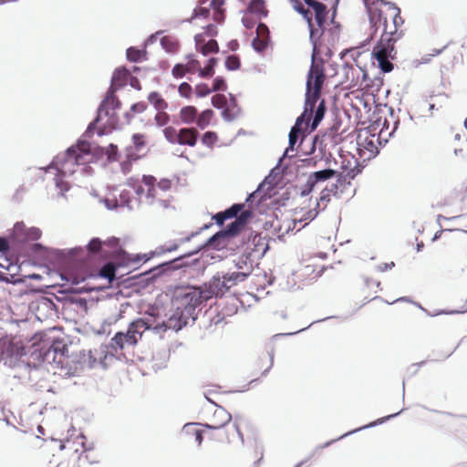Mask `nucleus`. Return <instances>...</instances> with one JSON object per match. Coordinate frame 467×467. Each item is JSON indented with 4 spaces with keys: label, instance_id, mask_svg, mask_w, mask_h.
<instances>
[{
    "label": "nucleus",
    "instance_id": "nucleus-1",
    "mask_svg": "<svg viewBox=\"0 0 467 467\" xmlns=\"http://www.w3.org/2000/svg\"><path fill=\"white\" fill-rule=\"evenodd\" d=\"M295 12L301 16L309 32V40L314 48L321 47L328 26L336 23L339 0H288Z\"/></svg>",
    "mask_w": 467,
    "mask_h": 467
},
{
    "label": "nucleus",
    "instance_id": "nucleus-2",
    "mask_svg": "<svg viewBox=\"0 0 467 467\" xmlns=\"http://www.w3.org/2000/svg\"><path fill=\"white\" fill-rule=\"evenodd\" d=\"M403 25L404 19L400 17L389 25L380 26L382 33L373 47L371 55L384 73L393 70L392 60L397 55L395 44L404 36Z\"/></svg>",
    "mask_w": 467,
    "mask_h": 467
},
{
    "label": "nucleus",
    "instance_id": "nucleus-3",
    "mask_svg": "<svg viewBox=\"0 0 467 467\" xmlns=\"http://www.w3.org/2000/svg\"><path fill=\"white\" fill-rule=\"evenodd\" d=\"M203 301L207 299H204L202 288L186 287L177 291L172 300L176 310L169 318L166 327L176 331L182 329L192 317L195 308Z\"/></svg>",
    "mask_w": 467,
    "mask_h": 467
},
{
    "label": "nucleus",
    "instance_id": "nucleus-4",
    "mask_svg": "<svg viewBox=\"0 0 467 467\" xmlns=\"http://www.w3.org/2000/svg\"><path fill=\"white\" fill-rule=\"evenodd\" d=\"M324 80L325 73L323 67L319 64L313 63L309 69L306 80V93L305 102V110L315 114L311 124V130L317 129L320 121L323 119L326 112V105L324 99L319 101V104L316 109V104L320 99L321 88Z\"/></svg>",
    "mask_w": 467,
    "mask_h": 467
},
{
    "label": "nucleus",
    "instance_id": "nucleus-5",
    "mask_svg": "<svg viewBox=\"0 0 467 467\" xmlns=\"http://www.w3.org/2000/svg\"><path fill=\"white\" fill-rule=\"evenodd\" d=\"M214 416L220 418V422L202 424L203 440L228 443L238 437L244 441L243 434L238 426L226 427L231 420V414L220 407L214 410Z\"/></svg>",
    "mask_w": 467,
    "mask_h": 467
},
{
    "label": "nucleus",
    "instance_id": "nucleus-6",
    "mask_svg": "<svg viewBox=\"0 0 467 467\" xmlns=\"http://www.w3.org/2000/svg\"><path fill=\"white\" fill-rule=\"evenodd\" d=\"M369 17V22L375 30L389 25L400 18V9L395 4L384 0H363Z\"/></svg>",
    "mask_w": 467,
    "mask_h": 467
},
{
    "label": "nucleus",
    "instance_id": "nucleus-7",
    "mask_svg": "<svg viewBox=\"0 0 467 467\" xmlns=\"http://www.w3.org/2000/svg\"><path fill=\"white\" fill-rule=\"evenodd\" d=\"M119 105L120 102L118 98L114 93H110V89H109L105 100L99 108L98 116L96 119L89 124L88 131L98 130V134L102 136L108 130H110L114 129L118 121L114 110L119 108Z\"/></svg>",
    "mask_w": 467,
    "mask_h": 467
},
{
    "label": "nucleus",
    "instance_id": "nucleus-8",
    "mask_svg": "<svg viewBox=\"0 0 467 467\" xmlns=\"http://www.w3.org/2000/svg\"><path fill=\"white\" fill-rule=\"evenodd\" d=\"M19 270L18 258L13 253L9 242L7 239L0 237V279L8 283H16Z\"/></svg>",
    "mask_w": 467,
    "mask_h": 467
},
{
    "label": "nucleus",
    "instance_id": "nucleus-9",
    "mask_svg": "<svg viewBox=\"0 0 467 467\" xmlns=\"http://www.w3.org/2000/svg\"><path fill=\"white\" fill-rule=\"evenodd\" d=\"M339 158L340 167L336 175L339 185L346 189L347 186L350 185L351 180L360 173L361 168L358 159L349 153L341 154Z\"/></svg>",
    "mask_w": 467,
    "mask_h": 467
},
{
    "label": "nucleus",
    "instance_id": "nucleus-10",
    "mask_svg": "<svg viewBox=\"0 0 467 467\" xmlns=\"http://www.w3.org/2000/svg\"><path fill=\"white\" fill-rule=\"evenodd\" d=\"M156 178L151 175H144L142 177V182L147 188L144 202L149 205L157 206L158 208H168L171 197L170 194H163V192L156 187Z\"/></svg>",
    "mask_w": 467,
    "mask_h": 467
},
{
    "label": "nucleus",
    "instance_id": "nucleus-11",
    "mask_svg": "<svg viewBox=\"0 0 467 467\" xmlns=\"http://www.w3.org/2000/svg\"><path fill=\"white\" fill-rule=\"evenodd\" d=\"M90 143L79 140L76 145L67 149L65 156V164L84 165L93 161Z\"/></svg>",
    "mask_w": 467,
    "mask_h": 467
},
{
    "label": "nucleus",
    "instance_id": "nucleus-12",
    "mask_svg": "<svg viewBox=\"0 0 467 467\" xmlns=\"http://www.w3.org/2000/svg\"><path fill=\"white\" fill-rule=\"evenodd\" d=\"M207 2H202L201 5L194 9L193 16L191 17V22H195L198 19H207L210 16L211 10L213 11V19L216 23H221L224 20L225 9L223 5L225 0H212L207 5H204Z\"/></svg>",
    "mask_w": 467,
    "mask_h": 467
},
{
    "label": "nucleus",
    "instance_id": "nucleus-13",
    "mask_svg": "<svg viewBox=\"0 0 467 467\" xmlns=\"http://www.w3.org/2000/svg\"><path fill=\"white\" fill-rule=\"evenodd\" d=\"M379 138L368 131L360 132L358 135L357 145L359 157L363 161H368L379 153Z\"/></svg>",
    "mask_w": 467,
    "mask_h": 467
},
{
    "label": "nucleus",
    "instance_id": "nucleus-14",
    "mask_svg": "<svg viewBox=\"0 0 467 467\" xmlns=\"http://www.w3.org/2000/svg\"><path fill=\"white\" fill-rule=\"evenodd\" d=\"M336 173L337 171L333 169H326L310 173L302 188L301 195H308L317 184L333 178L336 176Z\"/></svg>",
    "mask_w": 467,
    "mask_h": 467
},
{
    "label": "nucleus",
    "instance_id": "nucleus-15",
    "mask_svg": "<svg viewBox=\"0 0 467 467\" xmlns=\"http://www.w3.org/2000/svg\"><path fill=\"white\" fill-rule=\"evenodd\" d=\"M345 73V80L343 81L346 84V88L351 89H362L365 88L363 86V82L367 78V73L361 68H356L353 66H346L344 67Z\"/></svg>",
    "mask_w": 467,
    "mask_h": 467
},
{
    "label": "nucleus",
    "instance_id": "nucleus-16",
    "mask_svg": "<svg viewBox=\"0 0 467 467\" xmlns=\"http://www.w3.org/2000/svg\"><path fill=\"white\" fill-rule=\"evenodd\" d=\"M202 290L204 292V299L209 300L213 297L223 296L228 291V288L223 276L217 275L204 285Z\"/></svg>",
    "mask_w": 467,
    "mask_h": 467
},
{
    "label": "nucleus",
    "instance_id": "nucleus-17",
    "mask_svg": "<svg viewBox=\"0 0 467 467\" xmlns=\"http://www.w3.org/2000/svg\"><path fill=\"white\" fill-rule=\"evenodd\" d=\"M464 236H467V231L444 229L435 234L433 241L441 239L443 244L456 246L462 244Z\"/></svg>",
    "mask_w": 467,
    "mask_h": 467
},
{
    "label": "nucleus",
    "instance_id": "nucleus-18",
    "mask_svg": "<svg viewBox=\"0 0 467 467\" xmlns=\"http://www.w3.org/2000/svg\"><path fill=\"white\" fill-rule=\"evenodd\" d=\"M13 234L18 241L26 242L37 240L41 232L38 228H27L23 222H18L13 227Z\"/></svg>",
    "mask_w": 467,
    "mask_h": 467
},
{
    "label": "nucleus",
    "instance_id": "nucleus-19",
    "mask_svg": "<svg viewBox=\"0 0 467 467\" xmlns=\"http://www.w3.org/2000/svg\"><path fill=\"white\" fill-rule=\"evenodd\" d=\"M245 11L258 20L267 17L269 14L265 0H250Z\"/></svg>",
    "mask_w": 467,
    "mask_h": 467
},
{
    "label": "nucleus",
    "instance_id": "nucleus-20",
    "mask_svg": "<svg viewBox=\"0 0 467 467\" xmlns=\"http://www.w3.org/2000/svg\"><path fill=\"white\" fill-rule=\"evenodd\" d=\"M194 41L197 51L201 52L204 56L212 53H217L219 51L217 41L210 39L208 42H205L203 34H197L194 36Z\"/></svg>",
    "mask_w": 467,
    "mask_h": 467
},
{
    "label": "nucleus",
    "instance_id": "nucleus-21",
    "mask_svg": "<svg viewBox=\"0 0 467 467\" xmlns=\"http://www.w3.org/2000/svg\"><path fill=\"white\" fill-rule=\"evenodd\" d=\"M199 132L195 128H182L179 130L177 144L182 146L195 147L198 141Z\"/></svg>",
    "mask_w": 467,
    "mask_h": 467
},
{
    "label": "nucleus",
    "instance_id": "nucleus-22",
    "mask_svg": "<svg viewBox=\"0 0 467 467\" xmlns=\"http://www.w3.org/2000/svg\"><path fill=\"white\" fill-rule=\"evenodd\" d=\"M182 434L189 441H193L200 445L203 441L202 424L188 423L184 425Z\"/></svg>",
    "mask_w": 467,
    "mask_h": 467
},
{
    "label": "nucleus",
    "instance_id": "nucleus-23",
    "mask_svg": "<svg viewBox=\"0 0 467 467\" xmlns=\"http://www.w3.org/2000/svg\"><path fill=\"white\" fill-rule=\"evenodd\" d=\"M252 217L251 211H244L240 213L238 217H236L235 221L231 223L227 229L224 231V234L227 235H235L237 234L246 224L249 218Z\"/></svg>",
    "mask_w": 467,
    "mask_h": 467
},
{
    "label": "nucleus",
    "instance_id": "nucleus-24",
    "mask_svg": "<svg viewBox=\"0 0 467 467\" xmlns=\"http://www.w3.org/2000/svg\"><path fill=\"white\" fill-rule=\"evenodd\" d=\"M313 113L309 111H306L304 109V112L300 117L297 118L295 126L291 129L289 133V147L291 149L294 148L295 144L297 141L298 135L301 133V125L304 121L306 122V124L309 122Z\"/></svg>",
    "mask_w": 467,
    "mask_h": 467
},
{
    "label": "nucleus",
    "instance_id": "nucleus-25",
    "mask_svg": "<svg viewBox=\"0 0 467 467\" xmlns=\"http://www.w3.org/2000/svg\"><path fill=\"white\" fill-rule=\"evenodd\" d=\"M130 78V72L125 67L117 68L111 78L110 93H115L119 88L124 87Z\"/></svg>",
    "mask_w": 467,
    "mask_h": 467
},
{
    "label": "nucleus",
    "instance_id": "nucleus-26",
    "mask_svg": "<svg viewBox=\"0 0 467 467\" xmlns=\"http://www.w3.org/2000/svg\"><path fill=\"white\" fill-rule=\"evenodd\" d=\"M112 346L120 350L124 349L125 347H133L137 344V339L131 334H130L129 330L126 333L118 332L112 337Z\"/></svg>",
    "mask_w": 467,
    "mask_h": 467
},
{
    "label": "nucleus",
    "instance_id": "nucleus-27",
    "mask_svg": "<svg viewBox=\"0 0 467 467\" xmlns=\"http://www.w3.org/2000/svg\"><path fill=\"white\" fill-rule=\"evenodd\" d=\"M105 246V258H118L122 254V249L119 244V239L116 237H110L103 241Z\"/></svg>",
    "mask_w": 467,
    "mask_h": 467
},
{
    "label": "nucleus",
    "instance_id": "nucleus-28",
    "mask_svg": "<svg viewBox=\"0 0 467 467\" xmlns=\"http://www.w3.org/2000/svg\"><path fill=\"white\" fill-rule=\"evenodd\" d=\"M244 204L243 203H235L232 205L229 209L224 212H221L216 213L213 216L216 223L222 225L225 220L236 217L239 213L244 212Z\"/></svg>",
    "mask_w": 467,
    "mask_h": 467
},
{
    "label": "nucleus",
    "instance_id": "nucleus-29",
    "mask_svg": "<svg viewBox=\"0 0 467 467\" xmlns=\"http://www.w3.org/2000/svg\"><path fill=\"white\" fill-rule=\"evenodd\" d=\"M150 326L142 318H139L130 324L128 330L135 337L137 342L141 338L143 333L150 329Z\"/></svg>",
    "mask_w": 467,
    "mask_h": 467
},
{
    "label": "nucleus",
    "instance_id": "nucleus-30",
    "mask_svg": "<svg viewBox=\"0 0 467 467\" xmlns=\"http://www.w3.org/2000/svg\"><path fill=\"white\" fill-rule=\"evenodd\" d=\"M241 113V109L237 105L236 99L234 98H232L229 102H227L226 106L224 107L222 116L224 120L226 121H232L235 119Z\"/></svg>",
    "mask_w": 467,
    "mask_h": 467
},
{
    "label": "nucleus",
    "instance_id": "nucleus-31",
    "mask_svg": "<svg viewBox=\"0 0 467 467\" xmlns=\"http://www.w3.org/2000/svg\"><path fill=\"white\" fill-rule=\"evenodd\" d=\"M325 269V265L319 264L315 258L310 259L304 266L305 274L312 279L319 277Z\"/></svg>",
    "mask_w": 467,
    "mask_h": 467
},
{
    "label": "nucleus",
    "instance_id": "nucleus-32",
    "mask_svg": "<svg viewBox=\"0 0 467 467\" xmlns=\"http://www.w3.org/2000/svg\"><path fill=\"white\" fill-rule=\"evenodd\" d=\"M198 109L194 106H184L179 111L180 120L183 124H192L195 122L197 119Z\"/></svg>",
    "mask_w": 467,
    "mask_h": 467
},
{
    "label": "nucleus",
    "instance_id": "nucleus-33",
    "mask_svg": "<svg viewBox=\"0 0 467 467\" xmlns=\"http://www.w3.org/2000/svg\"><path fill=\"white\" fill-rule=\"evenodd\" d=\"M248 273L244 272H233V273H227L223 275V278L225 282V285L228 288V290L237 285L240 282H243L245 280V278L248 276Z\"/></svg>",
    "mask_w": 467,
    "mask_h": 467
},
{
    "label": "nucleus",
    "instance_id": "nucleus-34",
    "mask_svg": "<svg viewBox=\"0 0 467 467\" xmlns=\"http://www.w3.org/2000/svg\"><path fill=\"white\" fill-rule=\"evenodd\" d=\"M149 102L154 107L156 110L167 109L168 102L162 98L161 94L158 91H152L148 95Z\"/></svg>",
    "mask_w": 467,
    "mask_h": 467
},
{
    "label": "nucleus",
    "instance_id": "nucleus-35",
    "mask_svg": "<svg viewBox=\"0 0 467 467\" xmlns=\"http://www.w3.org/2000/svg\"><path fill=\"white\" fill-rule=\"evenodd\" d=\"M214 113L212 109H205L201 113H197V119L195 120L197 127L201 130H204L210 125Z\"/></svg>",
    "mask_w": 467,
    "mask_h": 467
},
{
    "label": "nucleus",
    "instance_id": "nucleus-36",
    "mask_svg": "<svg viewBox=\"0 0 467 467\" xmlns=\"http://www.w3.org/2000/svg\"><path fill=\"white\" fill-rule=\"evenodd\" d=\"M343 192V189L339 183L337 182L336 183L331 184L330 187L324 188L320 192V201H329L331 196H336L338 191Z\"/></svg>",
    "mask_w": 467,
    "mask_h": 467
},
{
    "label": "nucleus",
    "instance_id": "nucleus-37",
    "mask_svg": "<svg viewBox=\"0 0 467 467\" xmlns=\"http://www.w3.org/2000/svg\"><path fill=\"white\" fill-rule=\"evenodd\" d=\"M88 251L90 254H99L102 257H105V246L103 242L99 238H93L88 244Z\"/></svg>",
    "mask_w": 467,
    "mask_h": 467
},
{
    "label": "nucleus",
    "instance_id": "nucleus-38",
    "mask_svg": "<svg viewBox=\"0 0 467 467\" xmlns=\"http://www.w3.org/2000/svg\"><path fill=\"white\" fill-rule=\"evenodd\" d=\"M165 139L171 144H177L179 140V130L172 126H167L162 130Z\"/></svg>",
    "mask_w": 467,
    "mask_h": 467
},
{
    "label": "nucleus",
    "instance_id": "nucleus-39",
    "mask_svg": "<svg viewBox=\"0 0 467 467\" xmlns=\"http://www.w3.org/2000/svg\"><path fill=\"white\" fill-rule=\"evenodd\" d=\"M146 52L136 47H130L127 49V58L132 62H138L145 58Z\"/></svg>",
    "mask_w": 467,
    "mask_h": 467
},
{
    "label": "nucleus",
    "instance_id": "nucleus-40",
    "mask_svg": "<svg viewBox=\"0 0 467 467\" xmlns=\"http://www.w3.org/2000/svg\"><path fill=\"white\" fill-rule=\"evenodd\" d=\"M115 265L113 263H108L100 269L99 275L111 282L115 278Z\"/></svg>",
    "mask_w": 467,
    "mask_h": 467
},
{
    "label": "nucleus",
    "instance_id": "nucleus-41",
    "mask_svg": "<svg viewBox=\"0 0 467 467\" xmlns=\"http://www.w3.org/2000/svg\"><path fill=\"white\" fill-rule=\"evenodd\" d=\"M153 119L158 127H164L170 122L171 118L166 109H160L157 110Z\"/></svg>",
    "mask_w": 467,
    "mask_h": 467
},
{
    "label": "nucleus",
    "instance_id": "nucleus-42",
    "mask_svg": "<svg viewBox=\"0 0 467 467\" xmlns=\"http://www.w3.org/2000/svg\"><path fill=\"white\" fill-rule=\"evenodd\" d=\"M218 135L214 131H206L202 136V143L209 148H213L218 141Z\"/></svg>",
    "mask_w": 467,
    "mask_h": 467
},
{
    "label": "nucleus",
    "instance_id": "nucleus-43",
    "mask_svg": "<svg viewBox=\"0 0 467 467\" xmlns=\"http://www.w3.org/2000/svg\"><path fill=\"white\" fill-rule=\"evenodd\" d=\"M102 153L107 156L110 162L118 161L119 150L117 145L109 144L107 148L102 149Z\"/></svg>",
    "mask_w": 467,
    "mask_h": 467
},
{
    "label": "nucleus",
    "instance_id": "nucleus-44",
    "mask_svg": "<svg viewBox=\"0 0 467 467\" xmlns=\"http://www.w3.org/2000/svg\"><path fill=\"white\" fill-rule=\"evenodd\" d=\"M187 63H185L186 71H189L190 74H194L195 72H199L200 70V62L194 58L193 55L187 56Z\"/></svg>",
    "mask_w": 467,
    "mask_h": 467
},
{
    "label": "nucleus",
    "instance_id": "nucleus-45",
    "mask_svg": "<svg viewBox=\"0 0 467 467\" xmlns=\"http://www.w3.org/2000/svg\"><path fill=\"white\" fill-rule=\"evenodd\" d=\"M241 61L238 56L231 55L225 59V67L229 70H236L240 67Z\"/></svg>",
    "mask_w": 467,
    "mask_h": 467
},
{
    "label": "nucleus",
    "instance_id": "nucleus-46",
    "mask_svg": "<svg viewBox=\"0 0 467 467\" xmlns=\"http://www.w3.org/2000/svg\"><path fill=\"white\" fill-rule=\"evenodd\" d=\"M269 42L265 40L264 38H261L259 36H255L252 41V46L254 49L259 53L264 52L267 47Z\"/></svg>",
    "mask_w": 467,
    "mask_h": 467
},
{
    "label": "nucleus",
    "instance_id": "nucleus-47",
    "mask_svg": "<svg viewBox=\"0 0 467 467\" xmlns=\"http://www.w3.org/2000/svg\"><path fill=\"white\" fill-rule=\"evenodd\" d=\"M256 36L270 42V31L265 23H259L256 27Z\"/></svg>",
    "mask_w": 467,
    "mask_h": 467
},
{
    "label": "nucleus",
    "instance_id": "nucleus-48",
    "mask_svg": "<svg viewBox=\"0 0 467 467\" xmlns=\"http://www.w3.org/2000/svg\"><path fill=\"white\" fill-rule=\"evenodd\" d=\"M178 92L181 97L190 99L192 95V88L189 83L183 82V83L180 84V86L178 88Z\"/></svg>",
    "mask_w": 467,
    "mask_h": 467
},
{
    "label": "nucleus",
    "instance_id": "nucleus-49",
    "mask_svg": "<svg viewBox=\"0 0 467 467\" xmlns=\"http://www.w3.org/2000/svg\"><path fill=\"white\" fill-rule=\"evenodd\" d=\"M186 74H190L189 71H186V67L184 64L182 63H178L176 64L172 69H171V75L175 78H183Z\"/></svg>",
    "mask_w": 467,
    "mask_h": 467
},
{
    "label": "nucleus",
    "instance_id": "nucleus-50",
    "mask_svg": "<svg viewBox=\"0 0 467 467\" xmlns=\"http://www.w3.org/2000/svg\"><path fill=\"white\" fill-rule=\"evenodd\" d=\"M227 102L226 97L223 94H216L212 98V105L217 109H224Z\"/></svg>",
    "mask_w": 467,
    "mask_h": 467
},
{
    "label": "nucleus",
    "instance_id": "nucleus-51",
    "mask_svg": "<svg viewBox=\"0 0 467 467\" xmlns=\"http://www.w3.org/2000/svg\"><path fill=\"white\" fill-rule=\"evenodd\" d=\"M132 141L137 150H140L146 146V136L140 133H135L132 136Z\"/></svg>",
    "mask_w": 467,
    "mask_h": 467
},
{
    "label": "nucleus",
    "instance_id": "nucleus-52",
    "mask_svg": "<svg viewBox=\"0 0 467 467\" xmlns=\"http://www.w3.org/2000/svg\"><path fill=\"white\" fill-rule=\"evenodd\" d=\"M213 89L208 87L205 83H201L195 86V94L198 98H203L208 96Z\"/></svg>",
    "mask_w": 467,
    "mask_h": 467
},
{
    "label": "nucleus",
    "instance_id": "nucleus-53",
    "mask_svg": "<svg viewBox=\"0 0 467 467\" xmlns=\"http://www.w3.org/2000/svg\"><path fill=\"white\" fill-rule=\"evenodd\" d=\"M156 187L163 192V194H170V191L172 187V182L169 179H161L157 184Z\"/></svg>",
    "mask_w": 467,
    "mask_h": 467
},
{
    "label": "nucleus",
    "instance_id": "nucleus-54",
    "mask_svg": "<svg viewBox=\"0 0 467 467\" xmlns=\"http://www.w3.org/2000/svg\"><path fill=\"white\" fill-rule=\"evenodd\" d=\"M253 16L251 14H246V11H244V16L242 17V23L244 27L247 29H252L256 24L255 17H252Z\"/></svg>",
    "mask_w": 467,
    "mask_h": 467
},
{
    "label": "nucleus",
    "instance_id": "nucleus-55",
    "mask_svg": "<svg viewBox=\"0 0 467 467\" xmlns=\"http://www.w3.org/2000/svg\"><path fill=\"white\" fill-rule=\"evenodd\" d=\"M51 354H53V360L54 362L57 363V366L63 367L65 357L62 353H57V349H49L47 353V357H49Z\"/></svg>",
    "mask_w": 467,
    "mask_h": 467
},
{
    "label": "nucleus",
    "instance_id": "nucleus-56",
    "mask_svg": "<svg viewBox=\"0 0 467 467\" xmlns=\"http://www.w3.org/2000/svg\"><path fill=\"white\" fill-rule=\"evenodd\" d=\"M227 88V86H226V83L224 81V79L222 78V77H217L214 78L213 80V91H224L226 90Z\"/></svg>",
    "mask_w": 467,
    "mask_h": 467
},
{
    "label": "nucleus",
    "instance_id": "nucleus-57",
    "mask_svg": "<svg viewBox=\"0 0 467 467\" xmlns=\"http://www.w3.org/2000/svg\"><path fill=\"white\" fill-rule=\"evenodd\" d=\"M202 27H203V32L202 34H203L204 38H205V36L213 37L218 34L217 27L213 24H207V25L203 26Z\"/></svg>",
    "mask_w": 467,
    "mask_h": 467
},
{
    "label": "nucleus",
    "instance_id": "nucleus-58",
    "mask_svg": "<svg viewBox=\"0 0 467 467\" xmlns=\"http://www.w3.org/2000/svg\"><path fill=\"white\" fill-rule=\"evenodd\" d=\"M214 74V69L212 68V66H209L208 64L203 67L202 68L200 67V70H199V76L202 77V78H211L213 77Z\"/></svg>",
    "mask_w": 467,
    "mask_h": 467
},
{
    "label": "nucleus",
    "instance_id": "nucleus-59",
    "mask_svg": "<svg viewBox=\"0 0 467 467\" xmlns=\"http://www.w3.org/2000/svg\"><path fill=\"white\" fill-rule=\"evenodd\" d=\"M147 108H148V106L145 102L140 101V102L133 104L130 108V110L135 114L142 113L147 109Z\"/></svg>",
    "mask_w": 467,
    "mask_h": 467
},
{
    "label": "nucleus",
    "instance_id": "nucleus-60",
    "mask_svg": "<svg viewBox=\"0 0 467 467\" xmlns=\"http://www.w3.org/2000/svg\"><path fill=\"white\" fill-rule=\"evenodd\" d=\"M317 211L316 209L309 210L307 212L306 216L300 218V221H306V220H313L317 215Z\"/></svg>",
    "mask_w": 467,
    "mask_h": 467
},
{
    "label": "nucleus",
    "instance_id": "nucleus-61",
    "mask_svg": "<svg viewBox=\"0 0 467 467\" xmlns=\"http://www.w3.org/2000/svg\"><path fill=\"white\" fill-rule=\"evenodd\" d=\"M179 244L172 243L168 245H163L162 249L164 252H171L178 248Z\"/></svg>",
    "mask_w": 467,
    "mask_h": 467
},
{
    "label": "nucleus",
    "instance_id": "nucleus-62",
    "mask_svg": "<svg viewBox=\"0 0 467 467\" xmlns=\"http://www.w3.org/2000/svg\"><path fill=\"white\" fill-rule=\"evenodd\" d=\"M130 166H131V163L130 161H123L121 163V170L124 173H127L130 171Z\"/></svg>",
    "mask_w": 467,
    "mask_h": 467
},
{
    "label": "nucleus",
    "instance_id": "nucleus-63",
    "mask_svg": "<svg viewBox=\"0 0 467 467\" xmlns=\"http://www.w3.org/2000/svg\"><path fill=\"white\" fill-rule=\"evenodd\" d=\"M130 85H131V87H133V88H135L137 89H140L141 88L139 80L136 78H134V77L130 78Z\"/></svg>",
    "mask_w": 467,
    "mask_h": 467
},
{
    "label": "nucleus",
    "instance_id": "nucleus-64",
    "mask_svg": "<svg viewBox=\"0 0 467 467\" xmlns=\"http://www.w3.org/2000/svg\"><path fill=\"white\" fill-rule=\"evenodd\" d=\"M457 314H463L467 312V297L462 306L460 309L454 311Z\"/></svg>",
    "mask_w": 467,
    "mask_h": 467
}]
</instances>
